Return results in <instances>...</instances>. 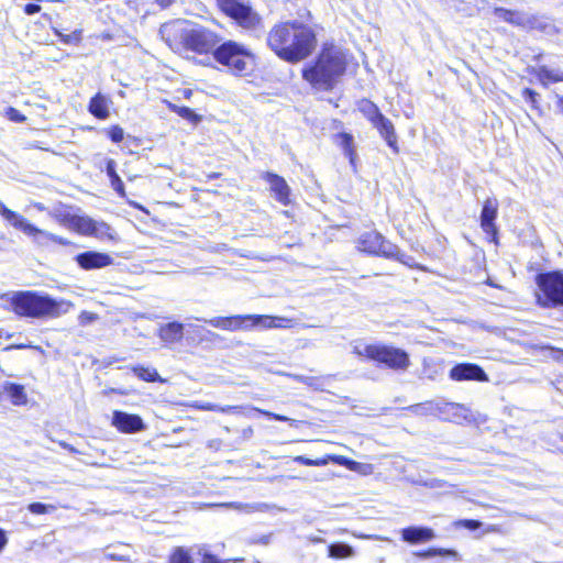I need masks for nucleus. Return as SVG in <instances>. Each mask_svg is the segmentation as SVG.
Returning <instances> with one entry per match:
<instances>
[{
  "mask_svg": "<svg viewBox=\"0 0 563 563\" xmlns=\"http://www.w3.org/2000/svg\"><path fill=\"white\" fill-rule=\"evenodd\" d=\"M498 212V201L495 198H488L483 205L481 212V227L486 234L495 236L497 234V228L495 220Z\"/></svg>",
  "mask_w": 563,
  "mask_h": 563,
  "instance_id": "obj_16",
  "label": "nucleus"
},
{
  "mask_svg": "<svg viewBox=\"0 0 563 563\" xmlns=\"http://www.w3.org/2000/svg\"><path fill=\"white\" fill-rule=\"evenodd\" d=\"M274 329H289L292 327V320L285 317H274Z\"/></svg>",
  "mask_w": 563,
  "mask_h": 563,
  "instance_id": "obj_43",
  "label": "nucleus"
},
{
  "mask_svg": "<svg viewBox=\"0 0 563 563\" xmlns=\"http://www.w3.org/2000/svg\"><path fill=\"white\" fill-rule=\"evenodd\" d=\"M340 144L344 150V154L350 157V162L354 163L353 136L347 133L339 135Z\"/></svg>",
  "mask_w": 563,
  "mask_h": 563,
  "instance_id": "obj_37",
  "label": "nucleus"
},
{
  "mask_svg": "<svg viewBox=\"0 0 563 563\" xmlns=\"http://www.w3.org/2000/svg\"><path fill=\"white\" fill-rule=\"evenodd\" d=\"M76 262L84 269H96L112 264V257L109 254L87 251L76 256Z\"/></svg>",
  "mask_w": 563,
  "mask_h": 563,
  "instance_id": "obj_15",
  "label": "nucleus"
},
{
  "mask_svg": "<svg viewBox=\"0 0 563 563\" xmlns=\"http://www.w3.org/2000/svg\"><path fill=\"white\" fill-rule=\"evenodd\" d=\"M268 47L283 60L298 63L316 47V34L303 23L292 21L274 25L266 38Z\"/></svg>",
  "mask_w": 563,
  "mask_h": 563,
  "instance_id": "obj_1",
  "label": "nucleus"
},
{
  "mask_svg": "<svg viewBox=\"0 0 563 563\" xmlns=\"http://www.w3.org/2000/svg\"><path fill=\"white\" fill-rule=\"evenodd\" d=\"M173 25H164L161 29V33L164 34L166 31H168Z\"/></svg>",
  "mask_w": 563,
  "mask_h": 563,
  "instance_id": "obj_59",
  "label": "nucleus"
},
{
  "mask_svg": "<svg viewBox=\"0 0 563 563\" xmlns=\"http://www.w3.org/2000/svg\"><path fill=\"white\" fill-rule=\"evenodd\" d=\"M372 124L378 130L380 136L385 139L387 145L394 151V153L397 154L399 152L397 145V135L395 133V128L391 121L382 114Z\"/></svg>",
  "mask_w": 563,
  "mask_h": 563,
  "instance_id": "obj_20",
  "label": "nucleus"
},
{
  "mask_svg": "<svg viewBox=\"0 0 563 563\" xmlns=\"http://www.w3.org/2000/svg\"><path fill=\"white\" fill-rule=\"evenodd\" d=\"M198 554L202 558V563H229L230 561H222L217 555L210 553L206 547H201L198 550Z\"/></svg>",
  "mask_w": 563,
  "mask_h": 563,
  "instance_id": "obj_40",
  "label": "nucleus"
},
{
  "mask_svg": "<svg viewBox=\"0 0 563 563\" xmlns=\"http://www.w3.org/2000/svg\"><path fill=\"white\" fill-rule=\"evenodd\" d=\"M180 38L185 47L199 54L213 53L220 44V37L203 26L180 30Z\"/></svg>",
  "mask_w": 563,
  "mask_h": 563,
  "instance_id": "obj_9",
  "label": "nucleus"
},
{
  "mask_svg": "<svg viewBox=\"0 0 563 563\" xmlns=\"http://www.w3.org/2000/svg\"><path fill=\"white\" fill-rule=\"evenodd\" d=\"M184 329L185 325L180 322H168L159 325L157 330V336L166 346H170L173 344L179 343L183 340Z\"/></svg>",
  "mask_w": 563,
  "mask_h": 563,
  "instance_id": "obj_18",
  "label": "nucleus"
},
{
  "mask_svg": "<svg viewBox=\"0 0 563 563\" xmlns=\"http://www.w3.org/2000/svg\"><path fill=\"white\" fill-rule=\"evenodd\" d=\"M346 69V54L335 45H325L316 62L302 69V78L319 91H330Z\"/></svg>",
  "mask_w": 563,
  "mask_h": 563,
  "instance_id": "obj_2",
  "label": "nucleus"
},
{
  "mask_svg": "<svg viewBox=\"0 0 563 563\" xmlns=\"http://www.w3.org/2000/svg\"><path fill=\"white\" fill-rule=\"evenodd\" d=\"M27 509L34 515H43L55 511L56 507L42 503H32L27 506Z\"/></svg>",
  "mask_w": 563,
  "mask_h": 563,
  "instance_id": "obj_38",
  "label": "nucleus"
},
{
  "mask_svg": "<svg viewBox=\"0 0 563 563\" xmlns=\"http://www.w3.org/2000/svg\"><path fill=\"white\" fill-rule=\"evenodd\" d=\"M156 1L159 3V5L167 7L172 3L173 0H156Z\"/></svg>",
  "mask_w": 563,
  "mask_h": 563,
  "instance_id": "obj_57",
  "label": "nucleus"
},
{
  "mask_svg": "<svg viewBox=\"0 0 563 563\" xmlns=\"http://www.w3.org/2000/svg\"><path fill=\"white\" fill-rule=\"evenodd\" d=\"M523 95H525L526 99L529 100L532 104L536 103V101H537L536 98L538 96V93L536 91H533L531 89H526L523 91Z\"/></svg>",
  "mask_w": 563,
  "mask_h": 563,
  "instance_id": "obj_52",
  "label": "nucleus"
},
{
  "mask_svg": "<svg viewBox=\"0 0 563 563\" xmlns=\"http://www.w3.org/2000/svg\"><path fill=\"white\" fill-rule=\"evenodd\" d=\"M7 537L4 534V531L2 529H0V551L4 548V545L7 544Z\"/></svg>",
  "mask_w": 563,
  "mask_h": 563,
  "instance_id": "obj_54",
  "label": "nucleus"
},
{
  "mask_svg": "<svg viewBox=\"0 0 563 563\" xmlns=\"http://www.w3.org/2000/svg\"><path fill=\"white\" fill-rule=\"evenodd\" d=\"M450 377L453 380H477V382H487L488 376L484 372V369L472 363H462L455 365L450 371Z\"/></svg>",
  "mask_w": 563,
  "mask_h": 563,
  "instance_id": "obj_14",
  "label": "nucleus"
},
{
  "mask_svg": "<svg viewBox=\"0 0 563 563\" xmlns=\"http://www.w3.org/2000/svg\"><path fill=\"white\" fill-rule=\"evenodd\" d=\"M196 408L206 410V411H220L223 413H234V415H240L243 411V408L239 407V406L221 407V406H219L217 404H212V402H197Z\"/></svg>",
  "mask_w": 563,
  "mask_h": 563,
  "instance_id": "obj_31",
  "label": "nucleus"
},
{
  "mask_svg": "<svg viewBox=\"0 0 563 563\" xmlns=\"http://www.w3.org/2000/svg\"><path fill=\"white\" fill-rule=\"evenodd\" d=\"M544 350L549 351V356L555 362L563 363V350L554 346H545Z\"/></svg>",
  "mask_w": 563,
  "mask_h": 563,
  "instance_id": "obj_45",
  "label": "nucleus"
},
{
  "mask_svg": "<svg viewBox=\"0 0 563 563\" xmlns=\"http://www.w3.org/2000/svg\"><path fill=\"white\" fill-rule=\"evenodd\" d=\"M133 373L145 382H162L157 371L155 368L136 366L133 367Z\"/></svg>",
  "mask_w": 563,
  "mask_h": 563,
  "instance_id": "obj_35",
  "label": "nucleus"
},
{
  "mask_svg": "<svg viewBox=\"0 0 563 563\" xmlns=\"http://www.w3.org/2000/svg\"><path fill=\"white\" fill-rule=\"evenodd\" d=\"M421 484H423L424 486H428V487H431V488H440L443 486V483L442 481L440 479H430L428 482H420Z\"/></svg>",
  "mask_w": 563,
  "mask_h": 563,
  "instance_id": "obj_51",
  "label": "nucleus"
},
{
  "mask_svg": "<svg viewBox=\"0 0 563 563\" xmlns=\"http://www.w3.org/2000/svg\"><path fill=\"white\" fill-rule=\"evenodd\" d=\"M220 10L235 23L247 31H256L263 27L261 15L246 0H217Z\"/></svg>",
  "mask_w": 563,
  "mask_h": 563,
  "instance_id": "obj_7",
  "label": "nucleus"
},
{
  "mask_svg": "<svg viewBox=\"0 0 563 563\" xmlns=\"http://www.w3.org/2000/svg\"><path fill=\"white\" fill-rule=\"evenodd\" d=\"M415 555L423 559L434 556L453 558L456 560L459 559L457 552L450 549H429L427 551L416 552Z\"/></svg>",
  "mask_w": 563,
  "mask_h": 563,
  "instance_id": "obj_33",
  "label": "nucleus"
},
{
  "mask_svg": "<svg viewBox=\"0 0 563 563\" xmlns=\"http://www.w3.org/2000/svg\"><path fill=\"white\" fill-rule=\"evenodd\" d=\"M313 541H314V542H321V541H322V539H320V538H314V539H313Z\"/></svg>",
  "mask_w": 563,
  "mask_h": 563,
  "instance_id": "obj_63",
  "label": "nucleus"
},
{
  "mask_svg": "<svg viewBox=\"0 0 563 563\" xmlns=\"http://www.w3.org/2000/svg\"><path fill=\"white\" fill-rule=\"evenodd\" d=\"M538 285L542 290L545 302L543 306L551 307L563 305V274L560 272H552L541 274L537 278Z\"/></svg>",
  "mask_w": 563,
  "mask_h": 563,
  "instance_id": "obj_10",
  "label": "nucleus"
},
{
  "mask_svg": "<svg viewBox=\"0 0 563 563\" xmlns=\"http://www.w3.org/2000/svg\"><path fill=\"white\" fill-rule=\"evenodd\" d=\"M441 410L437 417L443 421L453 422L456 424L477 423L481 415L474 412L467 406L457 402H448L440 400Z\"/></svg>",
  "mask_w": 563,
  "mask_h": 563,
  "instance_id": "obj_11",
  "label": "nucleus"
},
{
  "mask_svg": "<svg viewBox=\"0 0 563 563\" xmlns=\"http://www.w3.org/2000/svg\"><path fill=\"white\" fill-rule=\"evenodd\" d=\"M115 166V162L113 159H109L107 162L106 172L110 179V184L113 190L117 191L119 195L124 196V185L120 176L117 174Z\"/></svg>",
  "mask_w": 563,
  "mask_h": 563,
  "instance_id": "obj_29",
  "label": "nucleus"
},
{
  "mask_svg": "<svg viewBox=\"0 0 563 563\" xmlns=\"http://www.w3.org/2000/svg\"><path fill=\"white\" fill-rule=\"evenodd\" d=\"M263 178L269 184L275 198L283 205H287L289 202L290 189L286 180L283 177L268 172L264 174Z\"/></svg>",
  "mask_w": 563,
  "mask_h": 563,
  "instance_id": "obj_19",
  "label": "nucleus"
},
{
  "mask_svg": "<svg viewBox=\"0 0 563 563\" xmlns=\"http://www.w3.org/2000/svg\"><path fill=\"white\" fill-rule=\"evenodd\" d=\"M89 112L101 120L109 117V100L106 96L97 93L91 98L88 107Z\"/></svg>",
  "mask_w": 563,
  "mask_h": 563,
  "instance_id": "obj_23",
  "label": "nucleus"
},
{
  "mask_svg": "<svg viewBox=\"0 0 563 563\" xmlns=\"http://www.w3.org/2000/svg\"><path fill=\"white\" fill-rule=\"evenodd\" d=\"M274 317L266 314H247L249 330L252 329H274Z\"/></svg>",
  "mask_w": 563,
  "mask_h": 563,
  "instance_id": "obj_27",
  "label": "nucleus"
},
{
  "mask_svg": "<svg viewBox=\"0 0 563 563\" xmlns=\"http://www.w3.org/2000/svg\"><path fill=\"white\" fill-rule=\"evenodd\" d=\"M52 218H54L59 224L65 225L76 232L79 231L84 216H77L69 212L66 208H55L49 211Z\"/></svg>",
  "mask_w": 563,
  "mask_h": 563,
  "instance_id": "obj_22",
  "label": "nucleus"
},
{
  "mask_svg": "<svg viewBox=\"0 0 563 563\" xmlns=\"http://www.w3.org/2000/svg\"><path fill=\"white\" fill-rule=\"evenodd\" d=\"M294 461L307 466H320L325 465L328 463L327 459L312 460L302 455L296 456Z\"/></svg>",
  "mask_w": 563,
  "mask_h": 563,
  "instance_id": "obj_41",
  "label": "nucleus"
},
{
  "mask_svg": "<svg viewBox=\"0 0 563 563\" xmlns=\"http://www.w3.org/2000/svg\"><path fill=\"white\" fill-rule=\"evenodd\" d=\"M211 507H222L228 509H234L238 511H244L247 514L264 511L268 508L266 504L257 503V504H242V503H221V504H211Z\"/></svg>",
  "mask_w": 563,
  "mask_h": 563,
  "instance_id": "obj_25",
  "label": "nucleus"
},
{
  "mask_svg": "<svg viewBox=\"0 0 563 563\" xmlns=\"http://www.w3.org/2000/svg\"><path fill=\"white\" fill-rule=\"evenodd\" d=\"M103 38L110 40V38H111V36H110L109 34H104V35H103Z\"/></svg>",
  "mask_w": 563,
  "mask_h": 563,
  "instance_id": "obj_62",
  "label": "nucleus"
},
{
  "mask_svg": "<svg viewBox=\"0 0 563 563\" xmlns=\"http://www.w3.org/2000/svg\"><path fill=\"white\" fill-rule=\"evenodd\" d=\"M344 466H346L347 468H350L352 471H355L358 466V463L349 459L347 464H345Z\"/></svg>",
  "mask_w": 563,
  "mask_h": 563,
  "instance_id": "obj_55",
  "label": "nucleus"
},
{
  "mask_svg": "<svg viewBox=\"0 0 563 563\" xmlns=\"http://www.w3.org/2000/svg\"><path fill=\"white\" fill-rule=\"evenodd\" d=\"M401 537L404 541L416 544L433 540L435 533L427 527H408L401 530Z\"/></svg>",
  "mask_w": 563,
  "mask_h": 563,
  "instance_id": "obj_21",
  "label": "nucleus"
},
{
  "mask_svg": "<svg viewBox=\"0 0 563 563\" xmlns=\"http://www.w3.org/2000/svg\"><path fill=\"white\" fill-rule=\"evenodd\" d=\"M34 207L38 210V211H44L46 210L45 206L41 202H35L34 203Z\"/></svg>",
  "mask_w": 563,
  "mask_h": 563,
  "instance_id": "obj_58",
  "label": "nucleus"
},
{
  "mask_svg": "<svg viewBox=\"0 0 563 563\" xmlns=\"http://www.w3.org/2000/svg\"><path fill=\"white\" fill-rule=\"evenodd\" d=\"M112 424L124 433H135L145 429V424L140 416L119 410L113 412Z\"/></svg>",
  "mask_w": 563,
  "mask_h": 563,
  "instance_id": "obj_13",
  "label": "nucleus"
},
{
  "mask_svg": "<svg viewBox=\"0 0 563 563\" xmlns=\"http://www.w3.org/2000/svg\"><path fill=\"white\" fill-rule=\"evenodd\" d=\"M289 376L299 383H302V378H305V375L289 374Z\"/></svg>",
  "mask_w": 563,
  "mask_h": 563,
  "instance_id": "obj_56",
  "label": "nucleus"
},
{
  "mask_svg": "<svg viewBox=\"0 0 563 563\" xmlns=\"http://www.w3.org/2000/svg\"><path fill=\"white\" fill-rule=\"evenodd\" d=\"M7 115L11 121H14V122L25 121V117L23 114H21L20 111H18L16 109H14L12 107H10L7 110Z\"/></svg>",
  "mask_w": 563,
  "mask_h": 563,
  "instance_id": "obj_48",
  "label": "nucleus"
},
{
  "mask_svg": "<svg viewBox=\"0 0 563 563\" xmlns=\"http://www.w3.org/2000/svg\"><path fill=\"white\" fill-rule=\"evenodd\" d=\"M169 563H194V559L188 549L176 547L169 555Z\"/></svg>",
  "mask_w": 563,
  "mask_h": 563,
  "instance_id": "obj_34",
  "label": "nucleus"
},
{
  "mask_svg": "<svg viewBox=\"0 0 563 563\" xmlns=\"http://www.w3.org/2000/svg\"><path fill=\"white\" fill-rule=\"evenodd\" d=\"M169 108H170L172 111L177 113L179 117H181L184 119H187V120H189V121H191L194 123L200 121V117L198 114H196L194 112V110H191L188 107H179V106L169 103Z\"/></svg>",
  "mask_w": 563,
  "mask_h": 563,
  "instance_id": "obj_36",
  "label": "nucleus"
},
{
  "mask_svg": "<svg viewBox=\"0 0 563 563\" xmlns=\"http://www.w3.org/2000/svg\"><path fill=\"white\" fill-rule=\"evenodd\" d=\"M537 77L542 85L547 86L552 82L563 81V71L540 66L537 70Z\"/></svg>",
  "mask_w": 563,
  "mask_h": 563,
  "instance_id": "obj_26",
  "label": "nucleus"
},
{
  "mask_svg": "<svg viewBox=\"0 0 563 563\" xmlns=\"http://www.w3.org/2000/svg\"><path fill=\"white\" fill-rule=\"evenodd\" d=\"M302 384L317 389L320 387V378L312 377V376H305V378H302Z\"/></svg>",
  "mask_w": 563,
  "mask_h": 563,
  "instance_id": "obj_49",
  "label": "nucleus"
},
{
  "mask_svg": "<svg viewBox=\"0 0 563 563\" xmlns=\"http://www.w3.org/2000/svg\"><path fill=\"white\" fill-rule=\"evenodd\" d=\"M357 247L368 254L394 258L404 264H408V260L410 258L402 253L397 245L385 240L384 236L376 231H368L361 234L357 240Z\"/></svg>",
  "mask_w": 563,
  "mask_h": 563,
  "instance_id": "obj_8",
  "label": "nucleus"
},
{
  "mask_svg": "<svg viewBox=\"0 0 563 563\" xmlns=\"http://www.w3.org/2000/svg\"><path fill=\"white\" fill-rule=\"evenodd\" d=\"M332 460L335 461L336 463H339L340 465H343V466L345 464H347V462H349V459L345 457V456H334V457H332Z\"/></svg>",
  "mask_w": 563,
  "mask_h": 563,
  "instance_id": "obj_53",
  "label": "nucleus"
},
{
  "mask_svg": "<svg viewBox=\"0 0 563 563\" xmlns=\"http://www.w3.org/2000/svg\"><path fill=\"white\" fill-rule=\"evenodd\" d=\"M4 393L9 396L11 402L15 406L26 404L27 398L24 391V387L14 383H5L3 386Z\"/></svg>",
  "mask_w": 563,
  "mask_h": 563,
  "instance_id": "obj_24",
  "label": "nucleus"
},
{
  "mask_svg": "<svg viewBox=\"0 0 563 563\" xmlns=\"http://www.w3.org/2000/svg\"><path fill=\"white\" fill-rule=\"evenodd\" d=\"M104 558L110 559V560H115V561H129L130 560V556L128 554L109 551V548H107L104 551Z\"/></svg>",
  "mask_w": 563,
  "mask_h": 563,
  "instance_id": "obj_47",
  "label": "nucleus"
},
{
  "mask_svg": "<svg viewBox=\"0 0 563 563\" xmlns=\"http://www.w3.org/2000/svg\"><path fill=\"white\" fill-rule=\"evenodd\" d=\"M457 526L464 527L468 530H476L482 526V522L473 519H464L457 522Z\"/></svg>",
  "mask_w": 563,
  "mask_h": 563,
  "instance_id": "obj_46",
  "label": "nucleus"
},
{
  "mask_svg": "<svg viewBox=\"0 0 563 563\" xmlns=\"http://www.w3.org/2000/svg\"><path fill=\"white\" fill-rule=\"evenodd\" d=\"M559 107H560L561 111L563 112V96L560 97V99H559Z\"/></svg>",
  "mask_w": 563,
  "mask_h": 563,
  "instance_id": "obj_61",
  "label": "nucleus"
},
{
  "mask_svg": "<svg viewBox=\"0 0 563 563\" xmlns=\"http://www.w3.org/2000/svg\"><path fill=\"white\" fill-rule=\"evenodd\" d=\"M78 233L87 236H93L101 241H112L115 239L114 231L108 223L93 220L89 217H84Z\"/></svg>",
  "mask_w": 563,
  "mask_h": 563,
  "instance_id": "obj_12",
  "label": "nucleus"
},
{
  "mask_svg": "<svg viewBox=\"0 0 563 563\" xmlns=\"http://www.w3.org/2000/svg\"><path fill=\"white\" fill-rule=\"evenodd\" d=\"M409 410L417 416H434L439 413L441 410L440 400L437 401H426L422 404H417L409 407Z\"/></svg>",
  "mask_w": 563,
  "mask_h": 563,
  "instance_id": "obj_28",
  "label": "nucleus"
},
{
  "mask_svg": "<svg viewBox=\"0 0 563 563\" xmlns=\"http://www.w3.org/2000/svg\"><path fill=\"white\" fill-rule=\"evenodd\" d=\"M213 58L234 76H246L255 66L253 53L243 44L229 40L213 49Z\"/></svg>",
  "mask_w": 563,
  "mask_h": 563,
  "instance_id": "obj_4",
  "label": "nucleus"
},
{
  "mask_svg": "<svg viewBox=\"0 0 563 563\" xmlns=\"http://www.w3.org/2000/svg\"><path fill=\"white\" fill-rule=\"evenodd\" d=\"M357 108L371 123L375 122L383 114L378 107L367 99H362L357 103Z\"/></svg>",
  "mask_w": 563,
  "mask_h": 563,
  "instance_id": "obj_30",
  "label": "nucleus"
},
{
  "mask_svg": "<svg viewBox=\"0 0 563 563\" xmlns=\"http://www.w3.org/2000/svg\"><path fill=\"white\" fill-rule=\"evenodd\" d=\"M252 410L254 411H258L261 412L262 415L268 417V418H272V419H275V420H278V421H290L291 424L295 423L296 421L292 420V419H289L288 417L286 416H282V415H278V413H274V412H271V411H265V410H261V409H257V408H252Z\"/></svg>",
  "mask_w": 563,
  "mask_h": 563,
  "instance_id": "obj_44",
  "label": "nucleus"
},
{
  "mask_svg": "<svg viewBox=\"0 0 563 563\" xmlns=\"http://www.w3.org/2000/svg\"><path fill=\"white\" fill-rule=\"evenodd\" d=\"M495 14L507 21V22H510V23H516V24H519L520 23V18L519 15L516 13V12H512V11H509V10H506V9H503V8H499V9H496L495 10Z\"/></svg>",
  "mask_w": 563,
  "mask_h": 563,
  "instance_id": "obj_39",
  "label": "nucleus"
},
{
  "mask_svg": "<svg viewBox=\"0 0 563 563\" xmlns=\"http://www.w3.org/2000/svg\"><path fill=\"white\" fill-rule=\"evenodd\" d=\"M10 305L12 311L19 317L34 319L58 318L73 307L71 302L67 300H56L48 295L31 290L13 292Z\"/></svg>",
  "mask_w": 563,
  "mask_h": 563,
  "instance_id": "obj_3",
  "label": "nucleus"
},
{
  "mask_svg": "<svg viewBox=\"0 0 563 563\" xmlns=\"http://www.w3.org/2000/svg\"><path fill=\"white\" fill-rule=\"evenodd\" d=\"M205 322L211 324L214 328H219L228 331H238L244 330L249 331L247 325V314L241 316H232V317H216L209 320H205Z\"/></svg>",
  "mask_w": 563,
  "mask_h": 563,
  "instance_id": "obj_17",
  "label": "nucleus"
},
{
  "mask_svg": "<svg viewBox=\"0 0 563 563\" xmlns=\"http://www.w3.org/2000/svg\"><path fill=\"white\" fill-rule=\"evenodd\" d=\"M41 11V5L38 4H35V3H27L25 7H24V12L27 14V15H32V14H35L37 12Z\"/></svg>",
  "mask_w": 563,
  "mask_h": 563,
  "instance_id": "obj_50",
  "label": "nucleus"
},
{
  "mask_svg": "<svg viewBox=\"0 0 563 563\" xmlns=\"http://www.w3.org/2000/svg\"><path fill=\"white\" fill-rule=\"evenodd\" d=\"M108 135H109V137L111 139L112 142L119 143L124 137V131H123V129L121 126L114 125V126L109 129Z\"/></svg>",
  "mask_w": 563,
  "mask_h": 563,
  "instance_id": "obj_42",
  "label": "nucleus"
},
{
  "mask_svg": "<svg viewBox=\"0 0 563 563\" xmlns=\"http://www.w3.org/2000/svg\"><path fill=\"white\" fill-rule=\"evenodd\" d=\"M91 318H92L91 316H88V314H87V316L85 317V320H90Z\"/></svg>",
  "mask_w": 563,
  "mask_h": 563,
  "instance_id": "obj_64",
  "label": "nucleus"
},
{
  "mask_svg": "<svg viewBox=\"0 0 563 563\" xmlns=\"http://www.w3.org/2000/svg\"><path fill=\"white\" fill-rule=\"evenodd\" d=\"M0 216L15 230L21 231L26 236L31 238L32 241L42 247H48L52 243L60 245H70V241L65 238L53 234L48 231L38 229L34 224L30 223L24 217L15 211L7 208L0 200Z\"/></svg>",
  "mask_w": 563,
  "mask_h": 563,
  "instance_id": "obj_5",
  "label": "nucleus"
},
{
  "mask_svg": "<svg viewBox=\"0 0 563 563\" xmlns=\"http://www.w3.org/2000/svg\"><path fill=\"white\" fill-rule=\"evenodd\" d=\"M353 352L360 356L384 363L393 369H406L410 363L409 356L404 350L387 345H355Z\"/></svg>",
  "mask_w": 563,
  "mask_h": 563,
  "instance_id": "obj_6",
  "label": "nucleus"
},
{
  "mask_svg": "<svg viewBox=\"0 0 563 563\" xmlns=\"http://www.w3.org/2000/svg\"><path fill=\"white\" fill-rule=\"evenodd\" d=\"M329 556L334 559H343L353 556L354 550L345 543H333L328 548Z\"/></svg>",
  "mask_w": 563,
  "mask_h": 563,
  "instance_id": "obj_32",
  "label": "nucleus"
},
{
  "mask_svg": "<svg viewBox=\"0 0 563 563\" xmlns=\"http://www.w3.org/2000/svg\"><path fill=\"white\" fill-rule=\"evenodd\" d=\"M252 433H253L252 428H247V429L244 430V435L245 437H250Z\"/></svg>",
  "mask_w": 563,
  "mask_h": 563,
  "instance_id": "obj_60",
  "label": "nucleus"
}]
</instances>
